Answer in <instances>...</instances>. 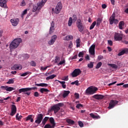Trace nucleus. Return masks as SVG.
<instances>
[{"label":"nucleus","mask_w":128,"mask_h":128,"mask_svg":"<svg viewBox=\"0 0 128 128\" xmlns=\"http://www.w3.org/2000/svg\"><path fill=\"white\" fill-rule=\"evenodd\" d=\"M62 2H59L56 4L55 9L52 8V12H54L55 14H60V10H62Z\"/></svg>","instance_id":"nucleus-4"},{"label":"nucleus","mask_w":128,"mask_h":128,"mask_svg":"<svg viewBox=\"0 0 128 128\" xmlns=\"http://www.w3.org/2000/svg\"><path fill=\"white\" fill-rule=\"evenodd\" d=\"M44 6V3L42 2V1L38 2L36 4L33 6L32 10V12H40L42 8Z\"/></svg>","instance_id":"nucleus-2"},{"label":"nucleus","mask_w":128,"mask_h":128,"mask_svg":"<svg viewBox=\"0 0 128 128\" xmlns=\"http://www.w3.org/2000/svg\"><path fill=\"white\" fill-rule=\"evenodd\" d=\"M109 22L110 24H118V20L116 19V14H112L110 18Z\"/></svg>","instance_id":"nucleus-5"},{"label":"nucleus","mask_w":128,"mask_h":128,"mask_svg":"<svg viewBox=\"0 0 128 128\" xmlns=\"http://www.w3.org/2000/svg\"><path fill=\"white\" fill-rule=\"evenodd\" d=\"M90 116L93 118H100L99 116H95L94 114H90Z\"/></svg>","instance_id":"nucleus-42"},{"label":"nucleus","mask_w":128,"mask_h":128,"mask_svg":"<svg viewBox=\"0 0 128 128\" xmlns=\"http://www.w3.org/2000/svg\"><path fill=\"white\" fill-rule=\"evenodd\" d=\"M102 62H98L96 66V68H100V66H102Z\"/></svg>","instance_id":"nucleus-47"},{"label":"nucleus","mask_w":128,"mask_h":128,"mask_svg":"<svg viewBox=\"0 0 128 128\" xmlns=\"http://www.w3.org/2000/svg\"><path fill=\"white\" fill-rule=\"evenodd\" d=\"M124 26V21L120 22L118 24L120 30H122Z\"/></svg>","instance_id":"nucleus-24"},{"label":"nucleus","mask_w":128,"mask_h":128,"mask_svg":"<svg viewBox=\"0 0 128 128\" xmlns=\"http://www.w3.org/2000/svg\"><path fill=\"white\" fill-rule=\"evenodd\" d=\"M6 2H8V0H0V6L1 8H8Z\"/></svg>","instance_id":"nucleus-15"},{"label":"nucleus","mask_w":128,"mask_h":128,"mask_svg":"<svg viewBox=\"0 0 128 128\" xmlns=\"http://www.w3.org/2000/svg\"><path fill=\"white\" fill-rule=\"evenodd\" d=\"M86 54V51H82L79 52L78 56L79 58H84V54Z\"/></svg>","instance_id":"nucleus-32"},{"label":"nucleus","mask_w":128,"mask_h":128,"mask_svg":"<svg viewBox=\"0 0 128 128\" xmlns=\"http://www.w3.org/2000/svg\"><path fill=\"white\" fill-rule=\"evenodd\" d=\"M60 62V58L58 57H56V58H55L54 62L56 63V62Z\"/></svg>","instance_id":"nucleus-55"},{"label":"nucleus","mask_w":128,"mask_h":128,"mask_svg":"<svg viewBox=\"0 0 128 128\" xmlns=\"http://www.w3.org/2000/svg\"><path fill=\"white\" fill-rule=\"evenodd\" d=\"M28 74H32V73L30 72H25L22 74L20 75V76H28Z\"/></svg>","instance_id":"nucleus-34"},{"label":"nucleus","mask_w":128,"mask_h":128,"mask_svg":"<svg viewBox=\"0 0 128 128\" xmlns=\"http://www.w3.org/2000/svg\"><path fill=\"white\" fill-rule=\"evenodd\" d=\"M102 8H106V4H102Z\"/></svg>","instance_id":"nucleus-64"},{"label":"nucleus","mask_w":128,"mask_h":128,"mask_svg":"<svg viewBox=\"0 0 128 128\" xmlns=\"http://www.w3.org/2000/svg\"><path fill=\"white\" fill-rule=\"evenodd\" d=\"M35 86H42L44 88H46L48 86L47 84L45 83H40V84H35Z\"/></svg>","instance_id":"nucleus-21"},{"label":"nucleus","mask_w":128,"mask_h":128,"mask_svg":"<svg viewBox=\"0 0 128 128\" xmlns=\"http://www.w3.org/2000/svg\"><path fill=\"white\" fill-rule=\"evenodd\" d=\"M56 76L54 74H52V75H50V76L46 77V80H52V79L54 78Z\"/></svg>","instance_id":"nucleus-30"},{"label":"nucleus","mask_w":128,"mask_h":128,"mask_svg":"<svg viewBox=\"0 0 128 128\" xmlns=\"http://www.w3.org/2000/svg\"><path fill=\"white\" fill-rule=\"evenodd\" d=\"M22 38H17L14 39L12 42L10 44V50H15L16 48L20 46V44L22 42Z\"/></svg>","instance_id":"nucleus-1"},{"label":"nucleus","mask_w":128,"mask_h":128,"mask_svg":"<svg viewBox=\"0 0 128 128\" xmlns=\"http://www.w3.org/2000/svg\"><path fill=\"white\" fill-rule=\"evenodd\" d=\"M62 80H65L66 82L68 80V76H65L62 79Z\"/></svg>","instance_id":"nucleus-50"},{"label":"nucleus","mask_w":128,"mask_h":128,"mask_svg":"<svg viewBox=\"0 0 128 128\" xmlns=\"http://www.w3.org/2000/svg\"><path fill=\"white\" fill-rule=\"evenodd\" d=\"M58 36H56V35L53 36L52 37L51 40L48 41V44H50V46H52V44H54Z\"/></svg>","instance_id":"nucleus-14"},{"label":"nucleus","mask_w":128,"mask_h":128,"mask_svg":"<svg viewBox=\"0 0 128 128\" xmlns=\"http://www.w3.org/2000/svg\"><path fill=\"white\" fill-rule=\"evenodd\" d=\"M22 68V66L21 64H15L12 67V70H20Z\"/></svg>","instance_id":"nucleus-17"},{"label":"nucleus","mask_w":128,"mask_h":128,"mask_svg":"<svg viewBox=\"0 0 128 128\" xmlns=\"http://www.w3.org/2000/svg\"><path fill=\"white\" fill-rule=\"evenodd\" d=\"M108 44H110V46H112V41L110 40H108Z\"/></svg>","instance_id":"nucleus-62"},{"label":"nucleus","mask_w":128,"mask_h":128,"mask_svg":"<svg viewBox=\"0 0 128 128\" xmlns=\"http://www.w3.org/2000/svg\"><path fill=\"white\" fill-rule=\"evenodd\" d=\"M11 110L12 112L10 114V116H14V114H16V105H12Z\"/></svg>","instance_id":"nucleus-16"},{"label":"nucleus","mask_w":128,"mask_h":128,"mask_svg":"<svg viewBox=\"0 0 128 128\" xmlns=\"http://www.w3.org/2000/svg\"><path fill=\"white\" fill-rule=\"evenodd\" d=\"M93 98H95V100H102L104 98V96L102 95V94H94L92 96Z\"/></svg>","instance_id":"nucleus-18"},{"label":"nucleus","mask_w":128,"mask_h":128,"mask_svg":"<svg viewBox=\"0 0 128 128\" xmlns=\"http://www.w3.org/2000/svg\"><path fill=\"white\" fill-rule=\"evenodd\" d=\"M10 22L13 26H16L20 22V19L18 18H12Z\"/></svg>","instance_id":"nucleus-10"},{"label":"nucleus","mask_w":128,"mask_h":128,"mask_svg":"<svg viewBox=\"0 0 128 128\" xmlns=\"http://www.w3.org/2000/svg\"><path fill=\"white\" fill-rule=\"evenodd\" d=\"M50 124H52V128H54V126H56V123H54V118L52 117L50 118Z\"/></svg>","instance_id":"nucleus-27"},{"label":"nucleus","mask_w":128,"mask_h":128,"mask_svg":"<svg viewBox=\"0 0 128 128\" xmlns=\"http://www.w3.org/2000/svg\"><path fill=\"white\" fill-rule=\"evenodd\" d=\"M76 26L79 32H82L84 31V25H82V20H80V19L78 20Z\"/></svg>","instance_id":"nucleus-6"},{"label":"nucleus","mask_w":128,"mask_h":128,"mask_svg":"<svg viewBox=\"0 0 128 128\" xmlns=\"http://www.w3.org/2000/svg\"><path fill=\"white\" fill-rule=\"evenodd\" d=\"M8 87V86H1L0 88L2 90H6V88Z\"/></svg>","instance_id":"nucleus-60"},{"label":"nucleus","mask_w":128,"mask_h":128,"mask_svg":"<svg viewBox=\"0 0 128 128\" xmlns=\"http://www.w3.org/2000/svg\"><path fill=\"white\" fill-rule=\"evenodd\" d=\"M96 22L94 21L90 26V30H92V28H94L96 26Z\"/></svg>","instance_id":"nucleus-41"},{"label":"nucleus","mask_w":128,"mask_h":128,"mask_svg":"<svg viewBox=\"0 0 128 128\" xmlns=\"http://www.w3.org/2000/svg\"><path fill=\"white\" fill-rule=\"evenodd\" d=\"M68 48H72V42H70Z\"/></svg>","instance_id":"nucleus-59"},{"label":"nucleus","mask_w":128,"mask_h":128,"mask_svg":"<svg viewBox=\"0 0 128 128\" xmlns=\"http://www.w3.org/2000/svg\"><path fill=\"white\" fill-rule=\"evenodd\" d=\"M97 90L98 88L96 87L90 86L86 90V92L88 94H96Z\"/></svg>","instance_id":"nucleus-3"},{"label":"nucleus","mask_w":128,"mask_h":128,"mask_svg":"<svg viewBox=\"0 0 128 128\" xmlns=\"http://www.w3.org/2000/svg\"><path fill=\"white\" fill-rule=\"evenodd\" d=\"M71 84H76V86H80V83H78V80H76L74 82H72Z\"/></svg>","instance_id":"nucleus-45"},{"label":"nucleus","mask_w":128,"mask_h":128,"mask_svg":"<svg viewBox=\"0 0 128 128\" xmlns=\"http://www.w3.org/2000/svg\"><path fill=\"white\" fill-rule=\"evenodd\" d=\"M50 66H46V67L41 66L40 70H46V68H50Z\"/></svg>","instance_id":"nucleus-49"},{"label":"nucleus","mask_w":128,"mask_h":128,"mask_svg":"<svg viewBox=\"0 0 128 128\" xmlns=\"http://www.w3.org/2000/svg\"><path fill=\"white\" fill-rule=\"evenodd\" d=\"M54 128V127H52V126H50V124H46V125L44 126V128Z\"/></svg>","instance_id":"nucleus-52"},{"label":"nucleus","mask_w":128,"mask_h":128,"mask_svg":"<svg viewBox=\"0 0 128 128\" xmlns=\"http://www.w3.org/2000/svg\"><path fill=\"white\" fill-rule=\"evenodd\" d=\"M95 50H96V44H93L89 48V54L91 56H94V54H96Z\"/></svg>","instance_id":"nucleus-9"},{"label":"nucleus","mask_w":128,"mask_h":128,"mask_svg":"<svg viewBox=\"0 0 128 128\" xmlns=\"http://www.w3.org/2000/svg\"><path fill=\"white\" fill-rule=\"evenodd\" d=\"M88 67L89 68H94V63L90 62V64H88Z\"/></svg>","instance_id":"nucleus-43"},{"label":"nucleus","mask_w":128,"mask_h":128,"mask_svg":"<svg viewBox=\"0 0 128 128\" xmlns=\"http://www.w3.org/2000/svg\"><path fill=\"white\" fill-rule=\"evenodd\" d=\"M108 66H110L112 68H114V70L118 69V65L116 64H108Z\"/></svg>","instance_id":"nucleus-26"},{"label":"nucleus","mask_w":128,"mask_h":128,"mask_svg":"<svg viewBox=\"0 0 128 128\" xmlns=\"http://www.w3.org/2000/svg\"><path fill=\"white\" fill-rule=\"evenodd\" d=\"M48 120V117H45L42 121V124H46V123Z\"/></svg>","instance_id":"nucleus-36"},{"label":"nucleus","mask_w":128,"mask_h":128,"mask_svg":"<svg viewBox=\"0 0 128 128\" xmlns=\"http://www.w3.org/2000/svg\"><path fill=\"white\" fill-rule=\"evenodd\" d=\"M14 78H10L8 80V81L6 82L8 84H14Z\"/></svg>","instance_id":"nucleus-40"},{"label":"nucleus","mask_w":128,"mask_h":128,"mask_svg":"<svg viewBox=\"0 0 128 128\" xmlns=\"http://www.w3.org/2000/svg\"><path fill=\"white\" fill-rule=\"evenodd\" d=\"M70 92L68 90H64L63 92V94H62V96L63 98H66V96H68V94H70Z\"/></svg>","instance_id":"nucleus-28"},{"label":"nucleus","mask_w":128,"mask_h":128,"mask_svg":"<svg viewBox=\"0 0 128 128\" xmlns=\"http://www.w3.org/2000/svg\"><path fill=\"white\" fill-rule=\"evenodd\" d=\"M74 37L72 36H67L65 38H64V40H72Z\"/></svg>","instance_id":"nucleus-25"},{"label":"nucleus","mask_w":128,"mask_h":128,"mask_svg":"<svg viewBox=\"0 0 128 128\" xmlns=\"http://www.w3.org/2000/svg\"><path fill=\"white\" fill-rule=\"evenodd\" d=\"M118 102L117 100H112L109 104V106L108 107V108H109V110L113 108H114L116 104H117Z\"/></svg>","instance_id":"nucleus-13"},{"label":"nucleus","mask_w":128,"mask_h":128,"mask_svg":"<svg viewBox=\"0 0 128 128\" xmlns=\"http://www.w3.org/2000/svg\"><path fill=\"white\" fill-rule=\"evenodd\" d=\"M78 124L80 128L84 127V123H82V121H79L78 122Z\"/></svg>","instance_id":"nucleus-51"},{"label":"nucleus","mask_w":128,"mask_h":128,"mask_svg":"<svg viewBox=\"0 0 128 128\" xmlns=\"http://www.w3.org/2000/svg\"><path fill=\"white\" fill-rule=\"evenodd\" d=\"M30 66H36V62H34V61H32L30 62Z\"/></svg>","instance_id":"nucleus-53"},{"label":"nucleus","mask_w":128,"mask_h":128,"mask_svg":"<svg viewBox=\"0 0 128 128\" xmlns=\"http://www.w3.org/2000/svg\"><path fill=\"white\" fill-rule=\"evenodd\" d=\"M26 1L24 0H22L20 4V6H26Z\"/></svg>","instance_id":"nucleus-48"},{"label":"nucleus","mask_w":128,"mask_h":128,"mask_svg":"<svg viewBox=\"0 0 128 128\" xmlns=\"http://www.w3.org/2000/svg\"><path fill=\"white\" fill-rule=\"evenodd\" d=\"M56 80L57 82H58L61 84L62 88H66V82H64V81L62 82V81H60L58 80Z\"/></svg>","instance_id":"nucleus-23"},{"label":"nucleus","mask_w":128,"mask_h":128,"mask_svg":"<svg viewBox=\"0 0 128 128\" xmlns=\"http://www.w3.org/2000/svg\"><path fill=\"white\" fill-rule=\"evenodd\" d=\"M24 58H30V55H28V54H24Z\"/></svg>","instance_id":"nucleus-56"},{"label":"nucleus","mask_w":128,"mask_h":128,"mask_svg":"<svg viewBox=\"0 0 128 128\" xmlns=\"http://www.w3.org/2000/svg\"><path fill=\"white\" fill-rule=\"evenodd\" d=\"M126 52H128V48H125L121 51L120 52L118 53V56H123V54H126Z\"/></svg>","instance_id":"nucleus-20"},{"label":"nucleus","mask_w":128,"mask_h":128,"mask_svg":"<svg viewBox=\"0 0 128 128\" xmlns=\"http://www.w3.org/2000/svg\"><path fill=\"white\" fill-rule=\"evenodd\" d=\"M76 47L80 48V38H78L76 40Z\"/></svg>","instance_id":"nucleus-35"},{"label":"nucleus","mask_w":128,"mask_h":128,"mask_svg":"<svg viewBox=\"0 0 128 128\" xmlns=\"http://www.w3.org/2000/svg\"><path fill=\"white\" fill-rule=\"evenodd\" d=\"M40 92H41L42 94H44V92H48L50 90L46 88H41Z\"/></svg>","instance_id":"nucleus-31"},{"label":"nucleus","mask_w":128,"mask_h":128,"mask_svg":"<svg viewBox=\"0 0 128 128\" xmlns=\"http://www.w3.org/2000/svg\"><path fill=\"white\" fill-rule=\"evenodd\" d=\"M22 116H20V114H18V113L16 114V118L17 120H22Z\"/></svg>","instance_id":"nucleus-38"},{"label":"nucleus","mask_w":128,"mask_h":128,"mask_svg":"<svg viewBox=\"0 0 128 128\" xmlns=\"http://www.w3.org/2000/svg\"><path fill=\"white\" fill-rule=\"evenodd\" d=\"M34 96H36V98H38V96H39L40 94H38V92H35Z\"/></svg>","instance_id":"nucleus-61"},{"label":"nucleus","mask_w":128,"mask_h":128,"mask_svg":"<svg viewBox=\"0 0 128 128\" xmlns=\"http://www.w3.org/2000/svg\"><path fill=\"white\" fill-rule=\"evenodd\" d=\"M72 18L70 17L68 20V26H72Z\"/></svg>","instance_id":"nucleus-33"},{"label":"nucleus","mask_w":128,"mask_h":128,"mask_svg":"<svg viewBox=\"0 0 128 128\" xmlns=\"http://www.w3.org/2000/svg\"><path fill=\"white\" fill-rule=\"evenodd\" d=\"M74 96H75L76 98H80V94H78V93H75Z\"/></svg>","instance_id":"nucleus-57"},{"label":"nucleus","mask_w":128,"mask_h":128,"mask_svg":"<svg viewBox=\"0 0 128 128\" xmlns=\"http://www.w3.org/2000/svg\"><path fill=\"white\" fill-rule=\"evenodd\" d=\"M66 64V60H63L60 62L58 64V66H62V64Z\"/></svg>","instance_id":"nucleus-44"},{"label":"nucleus","mask_w":128,"mask_h":128,"mask_svg":"<svg viewBox=\"0 0 128 128\" xmlns=\"http://www.w3.org/2000/svg\"><path fill=\"white\" fill-rule=\"evenodd\" d=\"M32 115H28L26 119V122H28V120H30L32 119Z\"/></svg>","instance_id":"nucleus-46"},{"label":"nucleus","mask_w":128,"mask_h":128,"mask_svg":"<svg viewBox=\"0 0 128 128\" xmlns=\"http://www.w3.org/2000/svg\"><path fill=\"white\" fill-rule=\"evenodd\" d=\"M122 34L115 33L114 39L115 40H122Z\"/></svg>","instance_id":"nucleus-12"},{"label":"nucleus","mask_w":128,"mask_h":128,"mask_svg":"<svg viewBox=\"0 0 128 128\" xmlns=\"http://www.w3.org/2000/svg\"><path fill=\"white\" fill-rule=\"evenodd\" d=\"M43 116L44 115H42V114H38V115L36 120L35 121V122L36 124H40V122H42V120Z\"/></svg>","instance_id":"nucleus-11"},{"label":"nucleus","mask_w":128,"mask_h":128,"mask_svg":"<svg viewBox=\"0 0 128 128\" xmlns=\"http://www.w3.org/2000/svg\"><path fill=\"white\" fill-rule=\"evenodd\" d=\"M54 32V22L52 21L51 23V26L50 29V34H52Z\"/></svg>","instance_id":"nucleus-19"},{"label":"nucleus","mask_w":128,"mask_h":128,"mask_svg":"<svg viewBox=\"0 0 128 128\" xmlns=\"http://www.w3.org/2000/svg\"><path fill=\"white\" fill-rule=\"evenodd\" d=\"M85 58L86 60H90L88 55H86Z\"/></svg>","instance_id":"nucleus-58"},{"label":"nucleus","mask_w":128,"mask_h":128,"mask_svg":"<svg viewBox=\"0 0 128 128\" xmlns=\"http://www.w3.org/2000/svg\"><path fill=\"white\" fill-rule=\"evenodd\" d=\"M6 92H12V90H14V88L12 87H8L7 86L6 88Z\"/></svg>","instance_id":"nucleus-37"},{"label":"nucleus","mask_w":128,"mask_h":128,"mask_svg":"<svg viewBox=\"0 0 128 128\" xmlns=\"http://www.w3.org/2000/svg\"><path fill=\"white\" fill-rule=\"evenodd\" d=\"M82 104H79L76 106V108H82Z\"/></svg>","instance_id":"nucleus-54"},{"label":"nucleus","mask_w":128,"mask_h":128,"mask_svg":"<svg viewBox=\"0 0 128 128\" xmlns=\"http://www.w3.org/2000/svg\"><path fill=\"white\" fill-rule=\"evenodd\" d=\"M28 10H29L28 9H26L22 12V14H21V18H24V16L25 14H28Z\"/></svg>","instance_id":"nucleus-29"},{"label":"nucleus","mask_w":128,"mask_h":128,"mask_svg":"<svg viewBox=\"0 0 128 128\" xmlns=\"http://www.w3.org/2000/svg\"><path fill=\"white\" fill-rule=\"evenodd\" d=\"M82 74V70L80 69L77 68L75 69L74 72L72 73V78H76L78 76H80Z\"/></svg>","instance_id":"nucleus-7"},{"label":"nucleus","mask_w":128,"mask_h":128,"mask_svg":"<svg viewBox=\"0 0 128 128\" xmlns=\"http://www.w3.org/2000/svg\"><path fill=\"white\" fill-rule=\"evenodd\" d=\"M30 90L29 88H22L19 90V93L22 94V92H28Z\"/></svg>","instance_id":"nucleus-22"},{"label":"nucleus","mask_w":128,"mask_h":128,"mask_svg":"<svg viewBox=\"0 0 128 128\" xmlns=\"http://www.w3.org/2000/svg\"><path fill=\"white\" fill-rule=\"evenodd\" d=\"M62 106V104L60 103L58 104L57 105L54 106L52 107V109L53 110L54 114H56V112H58L60 110V106Z\"/></svg>","instance_id":"nucleus-8"},{"label":"nucleus","mask_w":128,"mask_h":128,"mask_svg":"<svg viewBox=\"0 0 128 128\" xmlns=\"http://www.w3.org/2000/svg\"><path fill=\"white\" fill-rule=\"evenodd\" d=\"M66 122L68 124H74V121L70 120V119H67L66 120Z\"/></svg>","instance_id":"nucleus-39"},{"label":"nucleus","mask_w":128,"mask_h":128,"mask_svg":"<svg viewBox=\"0 0 128 128\" xmlns=\"http://www.w3.org/2000/svg\"><path fill=\"white\" fill-rule=\"evenodd\" d=\"M98 60H102V58H104V57L102 56H98Z\"/></svg>","instance_id":"nucleus-63"}]
</instances>
